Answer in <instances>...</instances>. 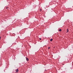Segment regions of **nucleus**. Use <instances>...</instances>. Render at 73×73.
I'll return each instance as SVG.
<instances>
[{
    "label": "nucleus",
    "mask_w": 73,
    "mask_h": 73,
    "mask_svg": "<svg viewBox=\"0 0 73 73\" xmlns=\"http://www.w3.org/2000/svg\"><path fill=\"white\" fill-rule=\"evenodd\" d=\"M26 60L27 61H29V59H28V58L27 57H26Z\"/></svg>",
    "instance_id": "nucleus-1"
},
{
    "label": "nucleus",
    "mask_w": 73,
    "mask_h": 73,
    "mask_svg": "<svg viewBox=\"0 0 73 73\" xmlns=\"http://www.w3.org/2000/svg\"><path fill=\"white\" fill-rule=\"evenodd\" d=\"M16 72H17V73L18 72H19V70L18 69H17L16 70Z\"/></svg>",
    "instance_id": "nucleus-2"
},
{
    "label": "nucleus",
    "mask_w": 73,
    "mask_h": 73,
    "mask_svg": "<svg viewBox=\"0 0 73 73\" xmlns=\"http://www.w3.org/2000/svg\"><path fill=\"white\" fill-rule=\"evenodd\" d=\"M69 32V29H67V33L68 32Z\"/></svg>",
    "instance_id": "nucleus-3"
},
{
    "label": "nucleus",
    "mask_w": 73,
    "mask_h": 73,
    "mask_svg": "<svg viewBox=\"0 0 73 73\" xmlns=\"http://www.w3.org/2000/svg\"><path fill=\"white\" fill-rule=\"evenodd\" d=\"M52 40H53V39L52 38H51L50 39V41H52Z\"/></svg>",
    "instance_id": "nucleus-4"
},
{
    "label": "nucleus",
    "mask_w": 73,
    "mask_h": 73,
    "mask_svg": "<svg viewBox=\"0 0 73 73\" xmlns=\"http://www.w3.org/2000/svg\"><path fill=\"white\" fill-rule=\"evenodd\" d=\"M62 30H61V29H60L59 30V31H60V32H61V31Z\"/></svg>",
    "instance_id": "nucleus-5"
},
{
    "label": "nucleus",
    "mask_w": 73,
    "mask_h": 73,
    "mask_svg": "<svg viewBox=\"0 0 73 73\" xmlns=\"http://www.w3.org/2000/svg\"><path fill=\"white\" fill-rule=\"evenodd\" d=\"M50 47H48V49H50Z\"/></svg>",
    "instance_id": "nucleus-6"
},
{
    "label": "nucleus",
    "mask_w": 73,
    "mask_h": 73,
    "mask_svg": "<svg viewBox=\"0 0 73 73\" xmlns=\"http://www.w3.org/2000/svg\"><path fill=\"white\" fill-rule=\"evenodd\" d=\"M8 7H7L6 8V9H8Z\"/></svg>",
    "instance_id": "nucleus-7"
},
{
    "label": "nucleus",
    "mask_w": 73,
    "mask_h": 73,
    "mask_svg": "<svg viewBox=\"0 0 73 73\" xmlns=\"http://www.w3.org/2000/svg\"><path fill=\"white\" fill-rule=\"evenodd\" d=\"M39 40H41V38H39Z\"/></svg>",
    "instance_id": "nucleus-8"
},
{
    "label": "nucleus",
    "mask_w": 73,
    "mask_h": 73,
    "mask_svg": "<svg viewBox=\"0 0 73 73\" xmlns=\"http://www.w3.org/2000/svg\"><path fill=\"white\" fill-rule=\"evenodd\" d=\"M1 39V36H0V40Z\"/></svg>",
    "instance_id": "nucleus-9"
}]
</instances>
